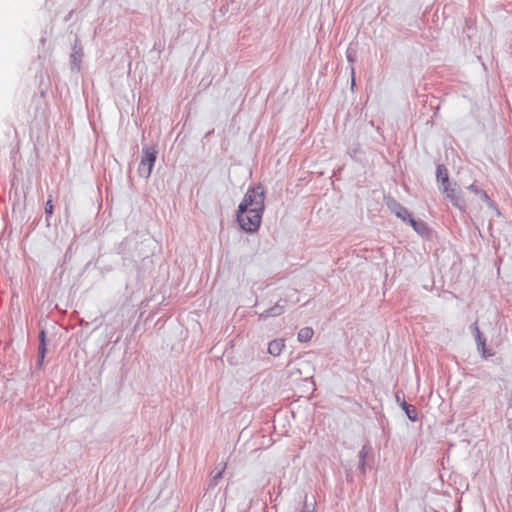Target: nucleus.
<instances>
[{
  "mask_svg": "<svg viewBox=\"0 0 512 512\" xmlns=\"http://www.w3.org/2000/svg\"><path fill=\"white\" fill-rule=\"evenodd\" d=\"M258 227H259V226H254V227L252 228L251 226H248V228H246V226L241 225V228H242L243 230H245V231H247V232H250V233H252V232H256Z\"/></svg>",
  "mask_w": 512,
  "mask_h": 512,
  "instance_id": "10",
  "label": "nucleus"
},
{
  "mask_svg": "<svg viewBox=\"0 0 512 512\" xmlns=\"http://www.w3.org/2000/svg\"><path fill=\"white\" fill-rule=\"evenodd\" d=\"M402 210V213L401 212H398V216L404 221V222H409L410 224H416L410 214L405 210V209H401Z\"/></svg>",
  "mask_w": 512,
  "mask_h": 512,
  "instance_id": "8",
  "label": "nucleus"
},
{
  "mask_svg": "<svg viewBox=\"0 0 512 512\" xmlns=\"http://www.w3.org/2000/svg\"><path fill=\"white\" fill-rule=\"evenodd\" d=\"M265 193L262 186L249 189L238 207V224H260L264 211Z\"/></svg>",
  "mask_w": 512,
  "mask_h": 512,
  "instance_id": "2",
  "label": "nucleus"
},
{
  "mask_svg": "<svg viewBox=\"0 0 512 512\" xmlns=\"http://www.w3.org/2000/svg\"><path fill=\"white\" fill-rule=\"evenodd\" d=\"M282 313H283V307L276 305V306L272 307L270 310H268L264 313H261L259 317H260V319H267L270 316H278V315H281Z\"/></svg>",
  "mask_w": 512,
  "mask_h": 512,
  "instance_id": "6",
  "label": "nucleus"
},
{
  "mask_svg": "<svg viewBox=\"0 0 512 512\" xmlns=\"http://www.w3.org/2000/svg\"><path fill=\"white\" fill-rule=\"evenodd\" d=\"M413 227H414V228H415V230H416L417 232H419V233H421V231H420V229H419V228H421L422 230H425V228H426V226H417V225H414Z\"/></svg>",
  "mask_w": 512,
  "mask_h": 512,
  "instance_id": "11",
  "label": "nucleus"
},
{
  "mask_svg": "<svg viewBox=\"0 0 512 512\" xmlns=\"http://www.w3.org/2000/svg\"><path fill=\"white\" fill-rule=\"evenodd\" d=\"M41 343L39 346V352H40V361L42 362L45 356L46 352V345H45V332L41 331L40 333Z\"/></svg>",
  "mask_w": 512,
  "mask_h": 512,
  "instance_id": "7",
  "label": "nucleus"
},
{
  "mask_svg": "<svg viewBox=\"0 0 512 512\" xmlns=\"http://www.w3.org/2000/svg\"><path fill=\"white\" fill-rule=\"evenodd\" d=\"M437 180L441 183L442 191L460 210L479 206L481 203L488 202L489 200L487 193L475 185H470L464 193L458 191L451 185L447 168L444 165H438L437 167Z\"/></svg>",
  "mask_w": 512,
  "mask_h": 512,
  "instance_id": "1",
  "label": "nucleus"
},
{
  "mask_svg": "<svg viewBox=\"0 0 512 512\" xmlns=\"http://www.w3.org/2000/svg\"><path fill=\"white\" fill-rule=\"evenodd\" d=\"M301 512H314L313 510H309L305 505Z\"/></svg>",
  "mask_w": 512,
  "mask_h": 512,
  "instance_id": "12",
  "label": "nucleus"
},
{
  "mask_svg": "<svg viewBox=\"0 0 512 512\" xmlns=\"http://www.w3.org/2000/svg\"><path fill=\"white\" fill-rule=\"evenodd\" d=\"M476 331H477V334L479 335L480 334V331H479V328L476 327Z\"/></svg>",
  "mask_w": 512,
  "mask_h": 512,
  "instance_id": "13",
  "label": "nucleus"
},
{
  "mask_svg": "<svg viewBox=\"0 0 512 512\" xmlns=\"http://www.w3.org/2000/svg\"><path fill=\"white\" fill-rule=\"evenodd\" d=\"M156 150L154 148L143 149V157L139 165V174L148 178L156 161Z\"/></svg>",
  "mask_w": 512,
  "mask_h": 512,
  "instance_id": "3",
  "label": "nucleus"
},
{
  "mask_svg": "<svg viewBox=\"0 0 512 512\" xmlns=\"http://www.w3.org/2000/svg\"><path fill=\"white\" fill-rule=\"evenodd\" d=\"M52 213H53V204H52V199L49 198L45 205V214L47 216H50V215H52Z\"/></svg>",
  "mask_w": 512,
  "mask_h": 512,
  "instance_id": "9",
  "label": "nucleus"
},
{
  "mask_svg": "<svg viewBox=\"0 0 512 512\" xmlns=\"http://www.w3.org/2000/svg\"><path fill=\"white\" fill-rule=\"evenodd\" d=\"M284 347L285 342L283 339H275L268 344V352L273 356H279Z\"/></svg>",
  "mask_w": 512,
  "mask_h": 512,
  "instance_id": "4",
  "label": "nucleus"
},
{
  "mask_svg": "<svg viewBox=\"0 0 512 512\" xmlns=\"http://www.w3.org/2000/svg\"><path fill=\"white\" fill-rule=\"evenodd\" d=\"M313 329L310 327H304L298 332V340L301 342H307L313 337Z\"/></svg>",
  "mask_w": 512,
  "mask_h": 512,
  "instance_id": "5",
  "label": "nucleus"
}]
</instances>
